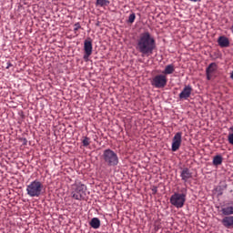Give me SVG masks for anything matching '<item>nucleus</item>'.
Segmentation results:
<instances>
[{
	"mask_svg": "<svg viewBox=\"0 0 233 233\" xmlns=\"http://www.w3.org/2000/svg\"><path fill=\"white\" fill-rule=\"evenodd\" d=\"M156 47V40L148 31L139 35L137 41V50L142 55V56H152Z\"/></svg>",
	"mask_w": 233,
	"mask_h": 233,
	"instance_id": "1",
	"label": "nucleus"
},
{
	"mask_svg": "<svg viewBox=\"0 0 233 233\" xmlns=\"http://www.w3.org/2000/svg\"><path fill=\"white\" fill-rule=\"evenodd\" d=\"M187 188L180 187L178 192H175L173 195H171L170 204L177 208H183L187 201Z\"/></svg>",
	"mask_w": 233,
	"mask_h": 233,
	"instance_id": "2",
	"label": "nucleus"
},
{
	"mask_svg": "<svg viewBox=\"0 0 233 233\" xmlns=\"http://www.w3.org/2000/svg\"><path fill=\"white\" fill-rule=\"evenodd\" d=\"M44 191V184L35 179L26 186V194L29 198H39L42 196Z\"/></svg>",
	"mask_w": 233,
	"mask_h": 233,
	"instance_id": "3",
	"label": "nucleus"
},
{
	"mask_svg": "<svg viewBox=\"0 0 233 233\" xmlns=\"http://www.w3.org/2000/svg\"><path fill=\"white\" fill-rule=\"evenodd\" d=\"M101 159L104 165H106L107 167H116L119 163L117 153H116L114 150L110 148H107L103 151Z\"/></svg>",
	"mask_w": 233,
	"mask_h": 233,
	"instance_id": "4",
	"label": "nucleus"
},
{
	"mask_svg": "<svg viewBox=\"0 0 233 233\" xmlns=\"http://www.w3.org/2000/svg\"><path fill=\"white\" fill-rule=\"evenodd\" d=\"M87 187L82 182H76L72 185L71 197L72 198L82 201L86 196Z\"/></svg>",
	"mask_w": 233,
	"mask_h": 233,
	"instance_id": "5",
	"label": "nucleus"
},
{
	"mask_svg": "<svg viewBox=\"0 0 233 233\" xmlns=\"http://www.w3.org/2000/svg\"><path fill=\"white\" fill-rule=\"evenodd\" d=\"M167 85V76L166 75H157L151 80V86L157 89L164 88Z\"/></svg>",
	"mask_w": 233,
	"mask_h": 233,
	"instance_id": "6",
	"label": "nucleus"
},
{
	"mask_svg": "<svg viewBox=\"0 0 233 233\" xmlns=\"http://www.w3.org/2000/svg\"><path fill=\"white\" fill-rule=\"evenodd\" d=\"M182 132H177L175 134L171 142V151L177 152L178 149H180L182 144Z\"/></svg>",
	"mask_w": 233,
	"mask_h": 233,
	"instance_id": "7",
	"label": "nucleus"
},
{
	"mask_svg": "<svg viewBox=\"0 0 233 233\" xmlns=\"http://www.w3.org/2000/svg\"><path fill=\"white\" fill-rule=\"evenodd\" d=\"M84 59L87 60L93 53V44L91 38L86 39L84 42Z\"/></svg>",
	"mask_w": 233,
	"mask_h": 233,
	"instance_id": "8",
	"label": "nucleus"
},
{
	"mask_svg": "<svg viewBox=\"0 0 233 233\" xmlns=\"http://www.w3.org/2000/svg\"><path fill=\"white\" fill-rule=\"evenodd\" d=\"M218 71L217 63H210L208 66L206 68V76L208 80L213 79Z\"/></svg>",
	"mask_w": 233,
	"mask_h": 233,
	"instance_id": "9",
	"label": "nucleus"
},
{
	"mask_svg": "<svg viewBox=\"0 0 233 233\" xmlns=\"http://www.w3.org/2000/svg\"><path fill=\"white\" fill-rule=\"evenodd\" d=\"M192 86L187 85L184 86L182 92L179 93L178 97L180 100H187L189 99L191 93H192Z\"/></svg>",
	"mask_w": 233,
	"mask_h": 233,
	"instance_id": "10",
	"label": "nucleus"
},
{
	"mask_svg": "<svg viewBox=\"0 0 233 233\" xmlns=\"http://www.w3.org/2000/svg\"><path fill=\"white\" fill-rule=\"evenodd\" d=\"M180 178L182 179V181L184 183H187L189 179H191L192 178V173H191L190 169L187 168V167H183L180 170Z\"/></svg>",
	"mask_w": 233,
	"mask_h": 233,
	"instance_id": "11",
	"label": "nucleus"
},
{
	"mask_svg": "<svg viewBox=\"0 0 233 233\" xmlns=\"http://www.w3.org/2000/svg\"><path fill=\"white\" fill-rule=\"evenodd\" d=\"M220 223L224 226L226 228H233V217L232 216H225L222 220H220Z\"/></svg>",
	"mask_w": 233,
	"mask_h": 233,
	"instance_id": "12",
	"label": "nucleus"
},
{
	"mask_svg": "<svg viewBox=\"0 0 233 233\" xmlns=\"http://www.w3.org/2000/svg\"><path fill=\"white\" fill-rule=\"evenodd\" d=\"M218 44L220 48H228L230 46L229 38H227L225 35L219 36L218 39Z\"/></svg>",
	"mask_w": 233,
	"mask_h": 233,
	"instance_id": "13",
	"label": "nucleus"
},
{
	"mask_svg": "<svg viewBox=\"0 0 233 233\" xmlns=\"http://www.w3.org/2000/svg\"><path fill=\"white\" fill-rule=\"evenodd\" d=\"M220 212L224 217H231L233 215V206H228L220 208Z\"/></svg>",
	"mask_w": 233,
	"mask_h": 233,
	"instance_id": "14",
	"label": "nucleus"
},
{
	"mask_svg": "<svg viewBox=\"0 0 233 233\" xmlns=\"http://www.w3.org/2000/svg\"><path fill=\"white\" fill-rule=\"evenodd\" d=\"M176 71V66H174L173 64L167 65L165 66V70L162 71V75L167 76V75H172Z\"/></svg>",
	"mask_w": 233,
	"mask_h": 233,
	"instance_id": "15",
	"label": "nucleus"
},
{
	"mask_svg": "<svg viewBox=\"0 0 233 233\" xmlns=\"http://www.w3.org/2000/svg\"><path fill=\"white\" fill-rule=\"evenodd\" d=\"M89 226L92 227L93 229H99L101 226V221L97 218H93L89 222Z\"/></svg>",
	"mask_w": 233,
	"mask_h": 233,
	"instance_id": "16",
	"label": "nucleus"
},
{
	"mask_svg": "<svg viewBox=\"0 0 233 233\" xmlns=\"http://www.w3.org/2000/svg\"><path fill=\"white\" fill-rule=\"evenodd\" d=\"M222 162H223V157L222 156H215L214 158H213V165L218 167L219 165H222Z\"/></svg>",
	"mask_w": 233,
	"mask_h": 233,
	"instance_id": "17",
	"label": "nucleus"
},
{
	"mask_svg": "<svg viewBox=\"0 0 233 233\" xmlns=\"http://www.w3.org/2000/svg\"><path fill=\"white\" fill-rule=\"evenodd\" d=\"M110 4L109 0H96V6L106 7Z\"/></svg>",
	"mask_w": 233,
	"mask_h": 233,
	"instance_id": "18",
	"label": "nucleus"
},
{
	"mask_svg": "<svg viewBox=\"0 0 233 233\" xmlns=\"http://www.w3.org/2000/svg\"><path fill=\"white\" fill-rule=\"evenodd\" d=\"M91 144V138H88L87 137H84L82 138V146L84 147H87Z\"/></svg>",
	"mask_w": 233,
	"mask_h": 233,
	"instance_id": "19",
	"label": "nucleus"
},
{
	"mask_svg": "<svg viewBox=\"0 0 233 233\" xmlns=\"http://www.w3.org/2000/svg\"><path fill=\"white\" fill-rule=\"evenodd\" d=\"M228 130L231 131L232 133L228 134V144H231L233 146V126L229 127Z\"/></svg>",
	"mask_w": 233,
	"mask_h": 233,
	"instance_id": "20",
	"label": "nucleus"
},
{
	"mask_svg": "<svg viewBox=\"0 0 233 233\" xmlns=\"http://www.w3.org/2000/svg\"><path fill=\"white\" fill-rule=\"evenodd\" d=\"M136 21V13H131L128 16L127 23L133 24Z\"/></svg>",
	"mask_w": 233,
	"mask_h": 233,
	"instance_id": "21",
	"label": "nucleus"
},
{
	"mask_svg": "<svg viewBox=\"0 0 233 233\" xmlns=\"http://www.w3.org/2000/svg\"><path fill=\"white\" fill-rule=\"evenodd\" d=\"M73 26H74L73 32H74L76 35H78L77 31L80 30V29H82V26L80 25L79 23L75 24V25H73Z\"/></svg>",
	"mask_w": 233,
	"mask_h": 233,
	"instance_id": "22",
	"label": "nucleus"
},
{
	"mask_svg": "<svg viewBox=\"0 0 233 233\" xmlns=\"http://www.w3.org/2000/svg\"><path fill=\"white\" fill-rule=\"evenodd\" d=\"M21 140L24 146H26V144L28 143V140L26 138H22Z\"/></svg>",
	"mask_w": 233,
	"mask_h": 233,
	"instance_id": "23",
	"label": "nucleus"
},
{
	"mask_svg": "<svg viewBox=\"0 0 233 233\" xmlns=\"http://www.w3.org/2000/svg\"><path fill=\"white\" fill-rule=\"evenodd\" d=\"M12 66H13V65L10 62H8L7 66H5V69H10V67H12Z\"/></svg>",
	"mask_w": 233,
	"mask_h": 233,
	"instance_id": "24",
	"label": "nucleus"
},
{
	"mask_svg": "<svg viewBox=\"0 0 233 233\" xmlns=\"http://www.w3.org/2000/svg\"><path fill=\"white\" fill-rule=\"evenodd\" d=\"M152 191H153V194H157V187L153 188Z\"/></svg>",
	"mask_w": 233,
	"mask_h": 233,
	"instance_id": "25",
	"label": "nucleus"
},
{
	"mask_svg": "<svg viewBox=\"0 0 233 233\" xmlns=\"http://www.w3.org/2000/svg\"><path fill=\"white\" fill-rule=\"evenodd\" d=\"M189 1H191L193 3H198V2H201L202 0H189Z\"/></svg>",
	"mask_w": 233,
	"mask_h": 233,
	"instance_id": "26",
	"label": "nucleus"
},
{
	"mask_svg": "<svg viewBox=\"0 0 233 233\" xmlns=\"http://www.w3.org/2000/svg\"><path fill=\"white\" fill-rule=\"evenodd\" d=\"M229 30H231L232 34H233V25L231 27H229Z\"/></svg>",
	"mask_w": 233,
	"mask_h": 233,
	"instance_id": "27",
	"label": "nucleus"
},
{
	"mask_svg": "<svg viewBox=\"0 0 233 233\" xmlns=\"http://www.w3.org/2000/svg\"><path fill=\"white\" fill-rule=\"evenodd\" d=\"M231 79H233V71H232V73H231Z\"/></svg>",
	"mask_w": 233,
	"mask_h": 233,
	"instance_id": "28",
	"label": "nucleus"
}]
</instances>
